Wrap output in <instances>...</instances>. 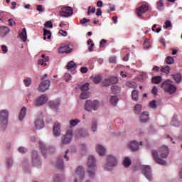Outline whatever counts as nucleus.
<instances>
[{
	"mask_svg": "<svg viewBox=\"0 0 182 182\" xmlns=\"http://www.w3.org/2000/svg\"><path fill=\"white\" fill-rule=\"evenodd\" d=\"M87 166L88 175L91 178H93L95 177V173H96V159H95V156H88Z\"/></svg>",
	"mask_w": 182,
	"mask_h": 182,
	"instance_id": "nucleus-1",
	"label": "nucleus"
},
{
	"mask_svg": "<svg viewBox=\"0 0 182 182\" xmlns=\"http://www.w3.org/2000/svg\"><path fill=\"white\" fill-rule=\"evenodd\" d=\"M161 89H164V92H167L170 93V95H173V93H176V90H177V87L172 85V82L170 80H167L164 82L161 85Z\"/></svg>",
	"mask_w": 182,
	"mask_h": 182,
	"instance_id": "nucleus-2",
	"label": "nucleus"
},
{
	"mask_svg": "<svg viewBox=\"0 0 182 182\" xmlns=\"http://www.w3.org/2000/svg\"><path fill=\"white\" fill-rule=\"evenodd\" d=\"M9 116V113L6 109H3L0 112L1 127V129H3V130H5V129H6Z\"/></svg>",
	"mask_w": 182,
	"mask_h": 182,
	"instance_id": "nucleus-3",
	"label": "nucleus"
},
{
	"mask_svg": "<svg viewBox=\"0 0 182 182\" xmlns=\"http://www.w3.org/2000/svg\"><path fill=\"white\" fill-rule=\"evenodd\" d=\"M98 107H99L98 100L92 101L90 100H88L85 102V109L87 112H92V110H97Z\"/></svg>",
	"mask_w": 182,
	"mask_h": 182,
	"instance_id": "nucleus-4",
	"label": "nucleus"
},
{
	"mask_svg": "<svg viewBox=\"0 0 182 182\" xmlns=\"http://www.w3.org/2000/svg\"><path fill=\"white\" fill-rule=\"evenodd\" d=\"M74 181L81 182L85 178V169L82 166H78L74 173Z\"/></svg>",
	"mask_w": 182,
	"mask_h": 182,
	"instance_id": "nucleus-5",
	"label": "nucleus"
},
{
	"mask_svg": "<svg viewBox=\"0 0 182 182\" xmlns=\"http://www.w3.org/2000/svg\"><path fill=\"white\" fill-rule=\"evenodd\" d=\"M117 166V159L116 157L109 155L107 159V164L105 166L106 170H112V167Z\"/></svg>",
	"mask_w": 182,
	"mask_h": 182,
	"instance_id": "nucleus-6",
	"label": "nucleus"
},
{
	"mask_svg": "<svg viewBox=\"0 0 182 182\" xmlns=\"http://www.w3.org/2000/svg\"><path fill=\"white\" fill-rule=\"evenodd\" d=\"M60 15L63 18H69L73 15V9L70 6H63L60 11Z\"/></svg>",
	"mask_w": 182,
	"mask_h": 182,
	"instance_id": "nucleus-7",
	"label": "nucleus"
},
{
	"mask_svg": "<svg viewBox=\"0 0 182 182\" xmlns=\"http://www.w3.org/2000/svg\"><path fill=\"white\" fill-rule=\"evenodd\" d=\"M142 169V174L149 180V181L153 178V176L151 175V168H150V166L148 165H144L141 166Z\"/></svg>",
	"mask_w": 182,
	"mask_h": 182,
	"instance_id": "nucleus-8",
	"label": "nucleus"
},
{
	"mask_svg": "<svg viewBox=\"0 0 182 182\" xmlns=\"http://www.w3.org/2000/svg\"><path fill=\"white\" fill-rule=\"evenodd\" d=\"M72 137H73V131H72V129H69L62 137L63 144H69V143L72 141Z\"/></svg>",
	"mask_w": 182,
	"mask_h": 182,
	"instance_id": "nucleus-9",
	"label": "nucleus"
},
{
	"mask_svg": "<svg viewBox=\"0 0 182 182\" xmlns=\"http://www.w3.org/2000/svg\"><path fill=\"white\" fill-rule=\"evenodd\" d=\"M151 156L154 159V160L158 164H161V166H166V161L160 159V156H159V153L156 150H152L151 151Z\"/></svg>",
	"mask_w": 182,
	"mask_h": 182,
	"instance_id": "nucleus-10",
	"label": "nucleus"
},
{
	"mask_svg": "<svg viewBox=\"0 0 182 182\" xmlns=\"http://www.w3.org/2000/svg\"><path fill=\"white\" fill-rule=\"evenodd\" d=\"M49 86H50V81L49 80H46L40 83L38 90L41 92H46V90L49 89Z\"/></svg>",
	"mask_w": 182,
	"mask_h": 182,
	"instance_id": "nucleus-11",
	"label": "nucleus"
},
{
	"mask_svg": "<svg viewBox=\"0 0 182 182\" xmlns=\"http://www.w3.org/2000/svg\"><path fill=\"white\" fill-rule=\"evenodd\" d=\"M149 11V6L147 4H143L136 9V14L139 18H141L143 14H146Z\"/></svg>",
	"mask_w": 182,
	"mask_h": 182,
	"instance_id": "nucleus-12",
	"label": "nucleus"
},
{
	"mask_svg": "<svg viewBox=\"0 0 182 182\" xmlns=\"http://www.w3.org/2000/svg\"><path fill=\"white\" fill-rule=\"evenodd\" d=\"M32 157H33L32 163L33 166H35V167H40L41 163V161L39 160V157H38V151H33Z\"/></svg>",
	"mask_w": 182,
	"mask_h": 182,
	"instance_id": "nucleus-13",
	"label": "nucleus"
},
{
	"mask_svg": "<svg viewBox=\"0 0 182 182\" xmlns=\"http://www.w3.org/2000/svg\"><path fill=\"white\" fill-rule=\"evenodd\" d=\"M46 102H48V97L45 95H42L37 98L35 106H42V105H45Z\"/></svg>",
	"mask_w": 182,
	"mask_h": 182,
	"instance_id": "nucleus-14",
	"label": "nucleus"
},
{
	"mask_svg": "<svg viewBox=\"0 0 182 182\" xmlns=\"http://www.w3.org/2000/svg\"><path fill=\"white\" fill-rule=\"evenodd\" d=\"M88 134H89L87 133V130L84 129H81L75 132V137H77V139H82V137H86L87 136H88Z\"/></svg>",
	"mask_w": 182,
	"mask_h": 182,
	"instance_id": "nucleus-15",
	"label": "nucleus"
},
{
	"mask_svg": "<svg viewBox=\"0 0 182 182\" xmlns=\"http://www.w3.org/2000/svg\"><path fill=\"white\" fill-rule=\"evenodd\" d=\"M53 132L55 137H58V136H60V124L59 122H55Z\"/></svg>",
	"mask_w": 182,
	"mask_h": 182,
	"instance_id": "nucleus-16",
	"label": "nucleus"
},
{
	"mask_svg": "<svg viewBox=\"0 0 182 182\" xmlns=\"http://www.w3.org/2000/svg\"><path fill=\"white\" fill-rule=\"evenodd\" d=\"M159 154L161 159H166L168 156V148L167 146H163L159 149Z\"/></svg>",
	"mask_w": 182,
	"mask_h": 182,
	"instance_id": "nucleus-17",
	"label": "nucleus"
},
{
	"mask_svg": "<svg viewBox=\"0 0 182 182\" xmlns=\"http://www.w3.org/2000/svg\"><path fill=\"white\" fill-rule=\"evenodd\" d=\"M72 50H73L68 45L61 46L58 49V53H71Z\"/></svg>",
	"mask_w": 182,
	"mask_h": 182,
	"instance_id": "nucleus-18",
	"label": "nucleus"
},
{
	"mask_svg": "<svg viewBox=\"0 0 182 182\" xmlns=\"http://www.w3.org/2000/svg\"><path fill=\"white\" fill-rule=\"evenodd\" d=\"M128 147L132 151H137L139 150V143L136 141H131L128 144Z\"/></svg>",
	"mask_w": 182,
	"mask_h": 182,
	"instance_id": "nucleus-19",
	"label": "nucleus"
},
{
	"mask_svg": "<svg viewBox=\"0 0 182 182\" xmlns=\"http://www.w3.org/2000/svg\"><path fill=\"white\" fill-rule=\"evenodd\" d=\"M60 105V100H55L54 101H50L49 102V106L50 109H53V110H58V108L59 107V105Z\"/></svg>",
	"mask_w": 182,
	"mask_h": 182,
	"instance_id": "nucleus-20",
	"label": "nucleus"
},
{
	"mask_svg": "<svg viewBox=\"0 0 182 182\" xmlns=\"http://www.w3.org/2000/svg\"><path fill=\"white\" fill-rule=\"evenodd\" d=\"M34 126L37 130H41V129H43V119L42 118L37 119L34 122Z\"/></svg>",
	"mask_w": 182,
	"mask_h": 182,
	"instance_id": "nucleus-21",
	"label": "nucleus"
},
{
	"mask_svg": "<svg viewBox=\"0 0 182 182\" xmlns=\"http://www.w3.org/2000/svg\"><path fill=\"white\" fill-rule=\"evenodd\" d=\"M149 120V112H144L141 114L139 117V122L141 123H147V121Z\"/></svg>",
	"mask_w": 182,
	"mask_h": 182,
	"instance_id": "nucleus-22",
	"label": "nucleus"
},
{
	"mask_svg": "<svg viewBox=\"0 0 182 182\" xmlns=\"http://www.w3.org/2000/svg\"><path fill=\"white\" fill-rule=\"evenodd\" d=\"M18 36L23 42H26V40L28 39V36L26 35V28H23L22 31L19 32Z\"/></svg>",
	"mask_w": 182,
	"mask_h": 182,
	"instance_id": "nucleus-23",
	"label": "nucleus"
},
{
	"mask_svg": "<svg viewBox=\"0 0 182 182\" xmlns=\"http://www.w3.org/2000/svg\"><path fill=\"white\" fill-rule=\"evenodd\" d=\"M96 151L100 156H105L106 153V149L102 145H97Z\"/></svg>",
	"mask_w": 182,
	"mask_h": 182,
	"instance_id": "nucleus-24",
	"label": "nucleus"
},
{
	"mask_svg": "<svg viewBox=\"0 0 182 182\" xmlns=\"http://www.w3.org/2000/svg\"><path fill=\"white\" fill-rule=\"evenodd\" d=\"M41 58H43V59L38 60V64L41 65H45V66H46V63H45V62H49V57L48 56L46 57V55L43 54L41 55Z\"/></svg>",
	"mask_w": 182,
	"mask_h": 182,
	"instance_id": "nucleus-25",
	"label": "nucleus"
},
{
	"mask_svg": "<svg viewBox=\"0 0 182 182\" xmlns=\"http://www.w3.org/2000/svg\"><path fill=\"white\" fill-rule=\"evenodd\" d=\"M8 33H9V28L8 27H0V35L1 36H5V35H8Z\"/></svg>",
	"mask_w": 182,
	"mask_h": 182,
	"instance_id": "nucleus-26",
	"label": "nucleus"
},
{
	"mask_svg": "<svg viewBox=\"0 0 182 182\" xmlns=\"http://www.w3.org/2000/svg\"><path fill=\"white\" fill-rule=\"evenodd\" d=\"M43 36H44V41H46V39H50L51 36H52V33H50V31L46 29V28H43Z\"/></svg>",
	"mask_w": 182,
	"mask_h": 182,
	"instance_id": "nucleus-27",
	"label": "nucleus"
},
{
	"mask_svg": "<svg viewBox=\"0 0 182 182\" xmlns=\"http://www.w3.org/2000/svg\"><path fill=\"white\" fill-rule=\"evenodd\" d=\"M56 167L57 168H60V169L63 168L64 165H63V159H62V157H59L57 159Z\"/></svg>",
	"mask_w": 182,
	"mask_h": 182,
	"instance_id": "nucleus-28",
	"label": "nucleus"
},
{
	"mask_svg": "<svg viewBox=\"0 0 182 182\" xmlns=\"http://www.w3.org/2000/svg\"><path fill=\"white\" fill-rule=\"evenodd\" d=\"M26 114V108L25 107H23L21 112H20V114H19V116H18V119L20 121H22L23 120V117H25Z\"/></svg>",
	"mask_w": 182,
	"mask_h": 182,
	"instance_id": "nucleus-29",
	"label": "nucleus"
},
{
	"mask_svg": "<svg viewBox=\"0 0 182 182\" xmlns=\"http://www.w3.org/2000/svg\"><path fill=\"white\" fill-rule=\"evenodd\" d=\"M132 100L137 102V100H139V91L134 90L132 92Z\"/></svg>",
	"mask_w": 182,
	"mask_h": 182,
	"instance_id": "nucleus-30",
	"label": "nucleus"
},
{
	"mask_svg": "<svg viewBox=\"0 0 182 182\" xmlns=\"http://www.w3.org/2000/svg\"><path fill=\"white\" fill-rule=\"evenodd\" d=\"M109 102L112 106H116L117 105V102H119V99H117V96H111Z\"/></svg>",
	"mask_w": 182,
	"mask_h": 182,
	"instance_id": "nucleus-31",
	"label": "nucleus"
},
{
	"mask_svg": "<svg viewBox=\"0 0 182 182\" xmlns=\"http://www.w3.org/2000/svg\"><path fill=\"white\" fill-rule=\"evenodd\" d=\"M151 82L154 85H159L161 82V76L153 77Z\"/></svg>",
	"mask_w": 182,
	"mask_h": 182,
	"instance_id": "nucleus-32",
	"label": "nucleus"
},
{
	"mask_svg": "<svg viewBox=\"0 0 182 182\" xmlns=\"http://www.w3.org/2000/svg\"><path fill=\"white\" fill-rule=\"evenodd\" d=\"M127 86L131 89H136V87H137V84L134 81H128L127 82Z\"/></svg>",
	"mask_w": 182,
	"mask_h": 182,
	"instance_id": "nucleus-33",
	"label": "nucleus"
},
{
	"mask_svg": "<svg viewBox=\"0 0 182 182\" xmlns=\"http://www.w3.org/2000/svg\"><path fill=\"white\" fill-rule=\"evenodd\" d=\"M39 145L43 156H45L46 154V147L45 146L43 143H42V141H39Z\"/></svg>",
	"mask_w": 182,
	"mask_h": 182,
	"instance_id": "nucleus-34",
	"label": "nucleus"
},
{
	"mask_svg": "<svg viewBox=\"0 0 182 182\" xmlns=\"http://www.w3.org/2000/svg\"><path fill=\"white\" fill-rule=\"evenodd\" d=\"M111 91L112 92V93L116 95L120 92V87H117V85H113L111 87Z\"/></svg>",
	"mask_w": 182,
	"mask_h": 182,
	"instance_id": "nucleus-35",
	"label": "nucleus"
},
{
	"mask_svg": "<svg viewBox=\"0 0 182 182\" xmlns=\"http://www.w3.org/2000/svg\"><path fill=\"white\" fill-rule=\"evenodd\" d=\"M141 109H142L141 105H139V104L136 105L134 107V113L136 114H139V113L141 112Z\"/></svg>",
	"mask_w": 182,
	"mask_h": 182,
	"instance_id": "nucleus-36",
	"label": "nucleus"
},
{
	"mask_svg": "<svg viewBox=\"0 0 182 182\" xmlns=\"http://www.w3.org/2000/svg\"><path fill=\"white\" fill-rule=\"evenodd\" d=\"M123 164L124 167H129V166L132 165V161L129 158L126 157L123 161Z\"/></svg>",
	"mask_w": 182,
	"mask_h": 182,
	"instance_id": "nucleus-37",
	"label": "nucleus"
},
{
	"mask_svg": "<svg viewBox=\"0 0 182 182\" xmlns=\"http://www.w3.org/2000/svg\"><path fill=\"white\" fill-rule=\"evenodd\" d=\"M90 96V94L89 93V91H84L81 93L80 97V99H87Z\"/></svg>",
	"mask_w": 182,
	"mask_h": 182,
	"instance_id": "nucleus-38",
	"label": "nucleus"
},
{
	"mask_svg": "<svg viewBox=\"0 0 182 182\" xmlns=\"http://www.w3.org/2000/svg\"><path fill=\"white\" fill-rule=\"evenodd\" d=\"M73 68H76V63H75V62L73 61H70L67 65V69H68V70H70L73 69Z\"/></svg>",
	"mask_w": 182,
	"mask_h": 182,
	"instance_id": "nucleus-39",
	"label": "nucleus"
},
{
	"mask_svg": "<svg viewBox=\"0 0 182 182\" xmlns=\"http://www.w3.org/2000/svg\"><path fill=\"white\" fill-rule=\"evenodd\" d=\"M166 63L167 65H173L174 63V58L171 56H168L166 58Z\"/></svg>",
	"mask_w": 182,
	"mask_h": 182,
	"instance_id": "nucleus-40",
	"label": "nucleus"
},
{
	"mask_svg": "<svg viewBox=\"0 0 182 182\" xmlns=\"http://www.w3.org/2000/svg\"><path fill=\"white\" fill-rule=\"evenodd\" d=\"M23 83L26 87H29V85L32 83V80L30 77H26L23 80Z\"/></svg>",
	"mask_w": 182,
	"mask_h": 182,
	"instance_id": "nucleus-41",
	"label": "nucleus"
},
{
	"mask_svg": "<svg viewBox=\"0 0 182 182\" xmlns=\"http://www.w3.org/2000/svg\"><path fill=\"white\" fill-rule=\"evenodd\" d=\"M93 82L96 85H97V83H100V82H102V76H100V75L95 76L93 77Z\"/></svg>",
	"mask_w": 182,
	"mask_h": 182,
	"instance_id": "nucleus-42",
	"label": "nucleus"
},
{
	"mask_svg": "<svg viewBox=\"0 0 182 182\" xmlns=\"http://www.w3.org/2000/svg\"><path fill=\"white\" fill-rule=\"evenodd\" d=\"M170 70H171V68L168 65L166 66L165 68H162L161 69V72H163L164 73H166V75H168L170 73Z\"/></svg>",
	"mask_w": 182,
	"mask_h": 182,
	"instance_id": "nucleus-43",
	"label": "nucleus"
},
{
	"mask_svg": "<svg viewBox=\"0 0 182 182\" xmlns=\"http://www.w3.org/2000/svg\"><path fill=\"white\" fill-rule=\"evenodd\" d=\"M157 9L159 11H163V9H164V4H163V1L159 0V1L157 3Z\"/></svg>",
	"mask_w": 182,
	"mask_h": 182,
	"instance_id": "nucleus-44",
	"label": "nucleus"
},
{
	"mask_svg": "<svg viewBox=\"0 0 182 182\" xmlns=\"http://www.w3.org/2000/svg\"><path fill=\"white\" fill-rule=\"evenodd\" d=\"M173 79L176 82V83H180L181 82V75L176 74L173 75Z\"/></svg>",
	"mask_w": 182,
	"mask_h": 182,
	"instance_id": "nucleus-45",
	"label": "nucleus"
},
{
	"mask_svg": "<svg viewBox=\"0 0 182 182\" xmlns=\"http://www.w3.org/2000/svg\"><path fill=\"white\" fill-rule=\"evenodd\" d=\"M80 89L81 92H88L87 90H89V83H85L80 87Z\"/></svg>",
	"mask_w": 182,
	"mask_h": 182,
	"instance_id": "nucleus-46",
	"label": "nucleus"
},
{
	"mask_svg": "<svg viewBox=\"0 0 182 182\" xmlns=\"http://www.w3.org/2000/svg\"><path fill=\"white\" fill-rule=\"evenodd\" d=\"M77 123H80V120L72 119L70 121V126H73V127L77 126Z\"/></svg>",
	"mask_w": 182,
	"mask_h": 182,
	"instance_id": "nucleus-47",
	"label": "nucleus"
},
{
	"mask_svg": "<svg viewBox=\"0 0 182 182\" xmlns=\"http://www.w3.org/2000/svg\"><path fill=\"white\" fill-rule=\"evenodd\" d=\"M108 79H109V83H111V85H114L115 83H117V77H111Z\"/></svg>",
	"mask_w": 182,
	"mask_h": 182,
	"instance_id": "nucleus-48",
	"label": "nucleus"
},
{
	"mask_svg": "<svg viewBox=\"0 0 182 182\" xmlns=\"http://www.w3.org/2000/svg\"><path fill=\"white\" fill-rule=\"evenodd\" d=\"M92 132H96V130H97V121H92Z\"/></svg>",
	"mask_w": 182,
	"mask_h": 182,
	"instance_id": "nucleus-49",
	"label": "nucleus"
},
{
	"mask_svg": "<svg viewBox=\"0 0 182 182\" xmlns=\"http://www.w3.org/2000/svg\"><path fill=\"white\" fill-rule=\"evenodd\" d=\"M111 83H110V80H109V78L107 79H105L102 81V86H110Z\"/></svg>",
	"mask_w": 182,
	"mask_h": 182,
	"instance_id": "nucleus-50",
	"label": "nucleus"
},
{
	"mask_svg": "<svg viewBox=\"0 0 182 182\" xmlns=\"http://www.w3.org/2000/svg\"><path fill=\"white\" fill-rule=\"evenodd\" d=\"M45 28H53V24L52 23V21H48L47 22H46V23L44 24Z\"/></svg>",
	"mask_w": 182,
	"mask_h": 182,
	"instance_id": "nucleus-51",
	"label": "nucleus"
},
{
	"mask_svg": "<svg viewBox=\"0 0 182 182\" xmlns=\"http://www.w3.org/2000/svg\"><path fill=\"white\" fill-rule=\"evenodd\" d=\"M149 107L151 109H156L157 107L156 102V100H153L149 103Z\"/></svg>",
	"mask_w": 182,
	"mask_h": 182,
	"instance_id": "nucleus-52",
	"label": "nucleus"
},
{
	"mask_svg": "<svg viewBox=\"0 0 182 182\" xmlns=\"http://www.w3.org/2000/svg\"><path fill=\"white\" fill-rule=\"evenodd\" d=\"M87 22H90V19H87L86 18H83L80 21V23L81 25H85V23H87Z\"/></svg>",
	"mask_w": 182,
	"mask_h": 182,
	"instance_id": "nucleus-53",
	"label": "nucleus"
},
{
	"mask_svg": "<svg viewBox=\"0 0 182 182\" xmlns=\"http://www.w3.org/2000/svg\"><path fill=\"white\" fill-rule=\"evenodd\" d=\"M171 26V21H166L165 22V25L164 26V29H167V28H170Z\"/></svg>",
	"mask_w": 182,
	"mask_h": 182,
	"instance_id": "nucleus-54",
	"label": "nucleus"
},
{
	"mask_svg": "<svg viewBox=\"0 0 182 182\" xmlns=\"http://www.w3.org/2000/svg\"><path fill=\"white\" fill-rule=\"evenodd\" d=\"M95 12H96V9L95 8H92L90 9V6L88 7V15H90V14H95Z\"/></svg>",
	"mask_w": 182,
	"mask_h": 182,
	"instance_id": "nucleus-55",
	"label": "nucleus"
},
{
	"mask_svg": "<svg viewBox=\"0 0 182 182\" xmlns=\"http://www.w3.org/2000/svg\"><path fill=\"white\" fill-rule=\"evenodd\" d=\"M8 22L9 23V26H14V25H16V23H15V21L12 18H9L8 20Z\"/></svg>",
	"mask_w": 182,
	"mask_h": 182,
	"instance_id": "nucleus-56",
	"label": "nucleus"
},
{
	"mask_svg": "<svg viewBox=\"0 0 182 182\" xmlns=\"http://www.w3.org/2000/svg\"><path fill=\"white\" fill-rule=\"evenodd\" d=\"M1 50H2V52H4V53H6V52H8V47L5 45H2Z\"/></svg>",
	"mask_w": 182,
	"mask_h": 182,
	"instance_id": "nucleus-57",
	"label": "nucleus"
},
{
	"mask_svg": "<svg viewBox=\"0 0 182 182\" xmlns=\"http://www.w3.org/2000/svg\"><path fill=\"white\" fill-rule=\"evenodd\" d=\"M59 33H60V35H62V36H68V32H66L63 30H60Z\"/></svg>",
	"mask_w": 182,
	"mask_h": 182,
	"instance_id": "nucleus-58",
	"label": "nucleus"
},
{
	"mask_svg": "<svg viewBox=\"0 0 182 182\" xmlns=\"http://www.w3.org/2000/svg\"><path fill=\"white\" fill-rule=\"evenodd\" d=\"M36 7L38 12H43V11H45V9H43V8L42 7V5H37Z\"/></svg>",
	"mask_w": 182,
	"mask_h": 182,
	"instance_id": "nucleus-59",
	"label": "nucleus"
},
{
	"mask_svg": "<svg viewBox=\"0 0 182 182\" xmlns=\"http://www.w3.org/2000/svg\"><path fill=\"white\" fill-rule=\"evenodd\" d=\"M106 40L102 39L101 40L100 43V48H103L105 46V45H106Z\"/></svg>",
	"mask_w": 182,
	"mask_h": 182,
	"instance_id": "nucleus-60",
	"label": "nucleus"
},
{
	"mask_svg": "<svg viewBox=\"0 0 182 182\" xmlns=\"http://www.w3.org/2000/svg\"><path fill=\"white\" fill-rule=\"evenodd\" d=\"M159 92V90H157V87H156V86H154L151 90V93H153L154 95H157V92Z\"/></svg>",
	"mask_w": 182,
	"mask_h": 182,
	"instance_id": "nucleus-61",
	"label": "nucleus"
},
{
	"mask_svg": "<svg viewBox=\"0 0 182 182\" xmlns=\"http://www.w3.org/2000/svg\"><path fill=\"white\" fill-rule=\"evenodd\" d=\"M53 180L55 182H62V181H60V176H54L53 177Z\"/></svg>",
	"mask_w": 182,
	"mask_h": 182,
	"instance_id": "nucleus-62",
	"label": "nucleus"
},
{
	"mask_svg": "<svg viewBox=\"0 0 182 182\" xmlns=\"http://www.w3.org/2000/svg\"><path fill=\"white\" fill-rule=\"evenodd\" d=\"M18 151H19V153H21L22 154H23V153H25L26 151V149H25L23 147H20V148H18Z\"/></svg>",
	"mask_w": 182,
	"mask_h": 182,
	"instance_id": "nucleus-63",
	"label": "nucleus"
},
{
	"mask_svg": "<svg viewBox=\"0 0 182 182\" xmlns=\"http://www.w3.org/2000/svg\"><path fill=\"white\" fill-rule=\"evenodd\" d=\"M109 63H116V57H110Z\"/></svg>",
	"mask_w": 182,
	"mask_h": 182,
	"instance_id": "nucleus-64",
	"label": "nucleus"
}]
</instances>
